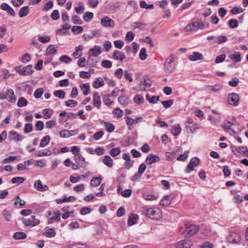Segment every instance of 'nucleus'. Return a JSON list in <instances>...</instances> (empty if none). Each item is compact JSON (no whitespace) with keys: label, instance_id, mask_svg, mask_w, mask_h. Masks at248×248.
Segmentation results:
<instances>
[{"label":"nucleus","instance_id":"obj_1","mask_svg":"<svg viewBox=\"0 0 248 248\" xmlns=\"http://www.w3.org/2000/svg\"><path fill=\"white\" fill-rule=\"evenodd\" d=\"M208 27L209 24L205 23L204 21L203 22L195 21L188 24L185 27V31H191L198 29H204Z\"/></svg>","mask_w":248,"mask_h":248},{"label":"nucleus","instance_id":"obj_2","mask_svg":"<svg viewBox=\"0 0 248 248\" xmlns=\"http://www.w3.org/2000/svg\"><path fill=\"white\" fill-rule=\"evenodd\" d=\"M145 214L154 220H159L162 217V212L159 208H148L145 211Z\"/></svg>","mask_w":248,"mask_h":248},{"label":"nucleus","instance_id":"obj_3","mask_svg":"<svg viewBox=\"0 0 248 248\" xmlns=\"http://www.w3.org/2000/svg\"><path fill=\"white\" fill-rule=\"evenodd\" d=\"M186 230L183 232L185 236L188 237L195 234L199 230V226L190 224L188 223L185 224Z\"/></svg>","mask_w":248,"mask_h":248},{"label":"nucleus","instance_id":"obj_4","mask_svg":"<svg viewBox=\"0 0 248 248\" xmlns=\"http://www.w3.org/2000/svg\"><path fill=\"white\" fill-rule=\"evenodd\" d=\"M7 98H8V101L9 102L15 103L16 102V97L13 89H7L5 93L0 92V100H4Z\"/></svg>","mask_w":248,"mask_h":248},{"label":"nucleus","instance_id":"obj_5","mask_svg":"<svg viewBox=\"0 0 248 248\" xmlns=\"http://www.w3.org/2000/svg\"><path fill=\"white\" fill-rule=\"evenodd\" d=\"M200 161V160L198 157H192L185 170V172L190 173L193 171L194 168L199 165Z\"/></svg>","mask_w":248,"mask_h":248},{"label":"nucleus","instance_id":"obj_6","mask_svg":"<svg viewBox=\"0 0 248 248\" xmlns=\"http://www.w3.org/2000/svg\"><path fill=\"white\" fill-rule=\"evenodd\" d=\"M239 96L238 94L232 93L228 94L227 101L229 105L237 106L239 104Z\"/></svg>","mask_w":248,"mask_h":248},{"label":"nucleus","instance_id":"obj_7","mask_svg":"<svg viewBox=\"0 0 248 248\" xmlns=\"http://www.w3.org/2000/svg\"><path fill=\"white\" fill-rule=\"evenodd\" d=\"M22 221L25 226H35L39 224L40 221L35 218V216H31L29 218H22Z\"/></svg>","mask_w":248,"mask_h":248},{"label":"nucleus","instance_id":"obj_8","mask_svg":"<svg viewBox=\"0 0 248 248\" xmlns=\"http://www.w3.org/2000/svg\"><path fill=\"white\" fill-rule=\"evenodd\" d=\"M174 58L170 55L168 58L164 63V71L166 73L170 74L171 73L173 69L172 63L174 62Z\"/></svg>","mask_w":248,"mask_h":248},{"label":"nucleus","instance_id":"obj_9","mask_svg":"<svg viewBox=\"0 0 248 248\" xmlns=\"http://www.w3.org/2000/svg\"><path fill=\"white\" fill-rule=\"evenodd\" d=\"M227 241L230 243L236 244L241 240V236L239 233L236 232H231L228 236Z\"/></svg>","mask_w":248,"mask_h":248},{"label":"nucleus","instance_id":"obj_10","mask_svg":"<svg viewBox=\"0 0 248 248\" xmlns=\"http://www.w3.org/2000/svg\"><path fill=\"white\" fill-rule=\"evenodd\" d=\"M24 138V136L15 131H12L9 133L8 139L9 140H14L15 141H19L23 140Z\"/></svg>","mask_w":248,"mask_h":248},{"label":"nucleus","instance_id":"obj_11","mask_svg":"<svg viewBox=\"0 0 248 248\" xmlns=\"http://www.w3.org/2000/svg\"><path fill=\"white\" fill-rule=\"evenodd\" d=\"M101 24L105 27H113L115 25L113 20L108 16L104 17L101 19Z\"/></svg>","mask_w":248,"mask_h":248},{"label":"nucleus","instance_id":"obj_12","mask_svg":"<svg viewBox=\"0 0 248 248\" xmlns=\"http://www.w3.org/2000/svg\"><path fill=\"white\" fill-rule=\"evenodd\" d=\"M160 158L159 156L153 154H149L145 160V162L148 165H151L153 163L159 161Z\"/></svg>","mask_w":248,"mask_h":248},{"label":"nucleus","instance_id":"obj_13","mask_svg":"<svg viewBox=\"0 0 248 248\" xmlns=\"http://www.w3.org/2000/svg\"><path fill=\"white\" fill-rule=\"evenodd\" d=\"M34 187L40 191H45L48 189V187L46 185H44L40 180L35 181L34 183Z\"/></svg>","mask_w":248,"mask_h":248},{"label":"nucleus","instance_id":"obj_14","mask_svg":"<svg viewBox=\"0 0 248 248\" xmlns=\"http://www.w3.org/2000/svg\"><path fill=\"white\" fill-rule=\"evenodd\" d=\"M0 7L3 10L6 11L9 15L13 16L16 15V13L14 9L7 3H2L0 5Z\"/></svg>","mask_w":248,"mask_h":248},{"label":"nucleus","instance_id":"obj_15","mask_svg":"<svg viewBox=\"0 0 248 248\" xmlns=\"http://www.w3.org/2000/svg\"><path fill=\"white\" fill-rule=\"evenodd\" d=\"M74 158L77 164H82V165H86V166L88 165V163L85 161V158L80 154L75 155Z\"/></svg>","mask_w":248,"mask_h":248},{"label":"nucleus","instance_id":"obj_16","mask_svg":"<svg viewBox=\"0 0 248 248\" xmlns=\"http://www.w3.org/2000/svg\"><path fill=\"white\" fill-rule=\"evenodd\" d=\"M174 199L171 195H166L164 198L160 201V204L163 206H166L170 205Z\"/></svg>","mask_w":248,"mask_h":248},{"label":"nucleus","instance_id":"obj_17","mask_svg":"<svg viewBox=\"0 0 248 248\" xmlns=\"http://www.w3.org/2000/svg\"><path fill=\"white\" fill-rule=\"evenodd\" d=\"M42 234L46 237L51 238L56 235V232L54 228H49L46 227L45 231L43 232Z\"/></svg>","mask_w":248,"mask_h":248},{"label":"nucleus","instance_id":"obj_18","mask_svg":"<svg viewBox=\"0 0 248 248\" xmlns=\"http://www.w3.org/2000/svg\"><path fill=\"white\" fill-rule=\"evenodd\" d=\"M93 104L94 107L99 109L101 105V97L97 92H95L93 94Z\"/></svg>","mask_w":248,"mask_h":248},{"label":"nucleus","instance_id":"obj_19","mask_svg":"<svg viewBox=\"0 0 248 248\" xmlns=\"http://www.w3.org/2000/svg\"><path fill=\"white\" fill-rule=\"evenodd\" d=\"M113 57L115 60L120 61H123L124 59H125V56L124 54L118 50H115L113 51Z\"/></svg>","mask_w":248,"mask_h":248},{"label":"nucleus","instance_id":"obj_20","mask_svg":"<svg viewBox=\"0 0 248 248\" xmlns=\"http://www.w3.org/2000/svg\"><path fill=\"white\" fill-rule=\"evenodd\" d=\"M188 58L191 61H197L202 60L203 57L202 54L198 52H194L192 55L188 56Z\"/></svg>","mask_w":248,"mask_h":248},{"label":"nucleus","instance_id":"obj_21","mask_svg":"<svg viewBox=\"0 0 248 248\" xmlns=\"http://www.w3.org/2000/svg\"><path fill=\"white\" fill-rule=\"evenodd\" d=\"M100 123L105 126L106 130L109 133L112 132L115 129V127L113 124L109 122L102 120L101 121Z\"/></svg>","mask_w":248,"mask_h":248},{"label":"nucleus","instance_id":"obj_22","mask_svg":"<svg viewBox=\"0 0 248 248\" xmlns=\"http://www.w3.org/2000/svg\"><path fill=\"white\" fill-rule=\"evenodd\" d=\"M90 56L97 57L101 53L100 47L98 46H95L94 48H91L89 51Z\"/></svg>","mask_w":248,"mask_h":248},{"label":"nucleus","instance_id":"obj_23","mask_svg":"<svg viewBox=\"0 0 248 248\" xmlns=\"http://www.w3.org/2000/svg\"><path fill=\"white\" fill-rule=\"evenodd\" d=\"M138 219L139 216L138 215L135 214H131L128 218L127 224L128 226H132L135 224Z\"/></svg>","mask_w":248,"mask_h":248},{"label":"nucleus","instance_id":"obj_24","mask_svg":"<svg viewBox=\"0 0 248 248\" xmlns=\"http://www.w3.org/2000/svg\"><path fill=\"white\" fill-rule=\"evenodd\" d=\"M27 234L23 232H16L13 235L15 240H22L27 238Z\"/></svg>","mask_w":248,"mask_h":248},{"label":"nucleus","instance_id":"obj_25","mask_svg":"<svg viewBox=\"0 0 248 248\" xmlns=\"http://www.w3.org/2000/svg\"><path fill=\"white\" fill-rule=\"evenodd\" d=\"M81 90L83 91L84 95H87L90 90V86L89 83H81L79 85Z\"/></svg>","mask_w":248,"mask_h":248},{"label":"nucleus","instance_id":"obj_26","mask_svg":"<svg viewBox=\"0 0 248 248\" xmlns=\"http://www.w3.org/2000/svg\"><path fill=\"white\" fill-rule=\"evenodd\" d=\"M103 163L109 168H111L113 166V160L108 155H106L104 157V159L102 160Z\"/></svg>","mask_w":248,"mask_h":248},{"label":"nucleus","instance_id":"obj_27","mask_svg":"<svg viewBox=\"0 0 248 248\" xmlns=\"http://www.w3.org/2000/svg\"><path fill=\"white\" fill-rule=\"evenodd\" d=\"M30 12L29 8L28 6H23L20 8L18 16L20 18L26 16Z\"/></svg>","mask_w":248,"mask_h":248},{"label":"nucleus","instance_id":"obj_28","mask_svg":"<svg viewBox=\"0 0 248 248\" xmlns=\"http://www.w3.org/2000/svg\"><path fill=\"white\" fill-rule=\"evenodd\" d=\"M146 99L150 104H155L156 103L159 101V96L153 95L152 97H151L149 94H147L146 95Z\"/></svg>","mask_w":248,"mask_h":248},{"label":"nucleus","instance_id":"obj_29","mask_svg":"<svg viewBox=\"0 0 248 248\" xmlns=\"http://www.w3.org/2000/svg\"><path fill=\"white\" fill-rule=\"evenodd\" d=\"M52 152L48 149H45L44 150L38 151L37 152L35 153V155L37 156H43L46 155H51Z\"/></svg>","mask_w":248,"mask_h":248},{"label":"nucleus","instance_id":"obj_30","mask_svg":"<svg viewBox=\"0 0 248 248\" xmlns=\"http://www.w3.org/2000/svg\"><path fill=\"white\" fill-rule=\"evenodd\" d=\"M142 197L146 201H154L158 198L156 195L150 194L147 192H144L142 194Z\"/></svg>","mask_w":248,"mask_h":248},{"label":"nucleus","instance_id":"obj_31","mask_svg":"<svg viewBox=\"0 0 248 248\" xmlns=\"http://www.w3.org/2000/svg\"><path fill=\"white\" fill-rule=\"evenodd\" d=\"M181 131V128L179 124L173 125L171 131L172 135L175 137L178 136L180 134Z\"/></svg>","mask_w":248,"mask_h":248},{"label":"nucleus","instance_id":"obj_32","mask_svg":"<svg viewBox=\"0 0 248 248\" xmlns=\"http://www.w3.org/2000/svg\"><path fill=\"white\" fill-rule=\"evenodd\" d=\"M128 97L124 95H121L118 97L119 103L124 106H126L128 105Z\"/></svg>","mask_w":248,"mask_h":248},{"label":"nucleus","instance_id":"obj_33","mask_svg":"<svg viewBox=\"0 0 248 248\" xmlns=\"http://www.w3.org/2000/svg\"><path fill=\"white\" fill-rule=\"evenodd\" d=\"M104 85V80L100 78H97L94 80L93 84V86L95 89L99 88Z\"/></svg>","mask_w":248,"mask_h":248},{"label":"nucleus","instance_id":"obj_34","mask_svg":"<svg viewBox=\"0 0 248 248\" xmlns=\"http://www.w3.org/2000/svg\"><path fill=\"white\" fill-rule=\"evenodd\" d=\"M229 57L235 62H239L241 61V54L238 52H234V53L230 55Z\"/></svg>","mask_w":248,"mask_h":248},{"label":"nucleus","instance_id":"obj_35","mask_svg":"<svg viewBox=\"0 0 248 248\" xmlns=\"http://www.w3.org/2000/svg\"><path fill=\"white\" fill-rule=\"evenodd\" d=\"M102 182V178L101 177H93L91 181V185L93 186L96 187L99 186Z\"/></svg>","mask_w":248,"mask_h":248},{"label":"nucleus","instance_id":"obj_36","mask_svg":"<svg viewBox=\"0 0 248 248\" xmlns=\"http://www.w3.org/2000/svg\"><path fill=\"white\" fill-rule=\"evenodd\" d=\"M133 24L135 25L134 29L136 28L139 29L140 31H145L146 30V23H141L140 22H134Z\"/></svg>","mask_w":248,"mask_h":248},{"label":"nucleus","instance_id":"obj_37","mask_svg":"<svg viewBox=\"0 0 248 248\" xmlns=\"http://www.w3.org/2000/svg\"><path fill=\"white\" fill-rule=\"evenodd\" d=\"M50 137L49 136H45L41 140L40 143V147H44L46 146L50 141Z\"/></svg>","mask_w":248,"mask_h":248},{"label":"nucleus","instance_id":"obj_38","mask_svg":"<svg viewBox=\"0 0 248 248\" xmlns=\"http://www.w3.org/2000/svg\"><path fill=\"white\" fill-rule=\"evenodd\" d=\"M228 40V38L226 36L219 35L217 36L216 40L213 41L214 43H217L218 44L225 43Z\"/></svg>","mask_w":248,"mask_h":248},{"label":"nucleus","instance_id":"obj_39","mask_svg":"<svg viewBox=\"0 0 248 248\" xmlns=\"http://www.w3.org/2000/svg\"><path fill=\"white\" fill-rule=\"evenodd\" d=\"M125 118L126 124L128 126V129L129 130H131L132 128V125L134 124V119L127 115H125Z\"/></svg>","mask_w":248,"mask_h":248},{"label":"nucleus","instance_id":"obj_40","mask_svg":"<svg viewBox=\"0 0 248 248\" xmlns=\"http://www.w3.org/2000/svg\"><path fill=\"white\" fill-rule=\"evenodd\" d=\"M15 69L16 72H18L21 76H26V71L25 66L20 65L15 67Z\"/></svg>","mask_w":248,"mask_h":248},{"label":"nucleus","instance_id":"obj_41","mask_svg":"<svg viewBox=\"0 0 248 248\" xmlns=\"http://www.w3.org/2000/svg\"><path fill=\"white\" fill-rule=\"evenodd\" d=\"M140 7L142 8L146 9H153L154 8V5L153 4H148L144 0H142L140 3Z\"/></svg>","mask_w":248,"mask_h":248},{"label":"nucleus","instance_id":"obj_42","mask_svg":"<svg viewBox=\"0 0 248 248\" xmlns=\"http://www.w3.org/2000/svg\"><path fill=\"white\" fill-rule=\"evenodd\" d=\"M133 100L134 102L138 105H140L144 103L143 97L139 94L135 95Z\"/></svg>","mask_w":248,"mask_h":248},{"label":"nucleus","instance_id":"obj_43","mask_svg":"<svg viewBox=\"0 0 248 248\" xmlns=\"http://www.w3.org/2000/svg\"><path fill=\"white\" fill-rule=\"evenodd\" d=\"M28 103V100L25 98L22 97L18 99L17 105L19 107H22L27 106Z\"/></svg>","mask_w":248,"mask_h":248},{"label":"nucleus","instance_id":"obj_44","mask_svg":"<svg viewBox=\"0 0 248 248\" xmlns=\"http://www.w3.org/2000/svg\"><path fill=\"white\" fill-rule=\"evenodd\" d=\"M97 61L96 59L91 58V56L88 59L87 65L90 67H94L96 66Z\"/></svg>","mask_w":248,"mask_h":248},{"label":"nucleus","instance_id":"obj_45","mask_svg":"<svg viewBox=\"0 0 248 248\" xmlns=\"http://www.w3.org/2000/svg\"><path fill=\"white\" fill-rule=\"evenodd\" d=\"M26 180V178L23 177H15L12 179L11 182L13 184H21Z\"/></svg>","mask_w":248,"mask_h":248},{"label":"nucleus","instance_id":"obj_46","mask_svg":"<svg viewBox=\"0 0 248 248\" xmlns=\"http://www.w3.org/2000/svg\"><path fill=\"white\" fill-rule=\"evenodd\" d=\"M93 13H92L91 12H86L84 13V14L83 16V18L85 22H88L92 18H93Z\"/></svg>","mask_w":248,"mask_h":248},{"label":"nucleus","instance_id":"obj_47","mask_svg":"<svg viewBox=\"0 0 248 248\" xmlns=\"http://www.w3.org/2000/svg\"><path fill=\"white\" fill-rule=\"evenodd\" d=\"M121 153V148L119 147H116L112 148L110 150L109 154L112 157H115L119 155Z\"/></svg>","mask_w":248,"mask_h":248},{"label":"nucleus","instance_id":"obj_48","mask_svg":"<svg viewBox=\"0 0 248 248\" xmlns=\"http://www.w3.org/2000/svg\"><path fill=\"white\" fill-rule=\"evenodd\" d=\"M189 151H186L184 154L180 155L177 157V160L181 161H185L186 160L188 156Z\"/></svg>","mask_w":248,"mask_h":248},{"label":"nucleus","instance_id":"obj_49","mask_svg":"<svg viewBox=\"0 0 248 248\" xmlns=\"http://www.w3.org/2000/svg\"><path fill=\"white\" fill-rule=\"evenodd\" d=\"M54 95L59 98L63 99L65 97V93L62 90H59L54 91Z\"/></svg>","mask_w":248,"mask_h":248},{"label":"nucleus","instance_id":"obj_50","mask_svg":"<svg viewBox=\"0 0 248 248\" xmlns=\"http://www.w3.org/2000/svg\"><path fill=\"white\" fill-rule=\"evenodd\" d=\"M139 57L142 61H144L147 58V54H146V49L145 47H143L140 49Z\"/></svg>","mask_w":248,"mask_h":248},{"label":"nucleus","instance_id":"obj_51","mask_svg":"<svg viewBox=\"0 0 248 248\" xmlns=\"http://www.w3.org/2000/svg\"><path fill=\"white\" fill-rule=\"evenodd\" d=\"M53 7V2L52 1L49 0L46 3L45 6L43 8L42 10L46 12L52 9Z\"/></svg>","mask_w":248,"mask_h":248},{"label":"nucleus","instance_id":"obj_52","mask_svg":"<svg viewBox=\"0 0 248 248\" xmlns=\"http://www.w3.org/2000/svg\"><path fill=\"white\" fill-rule=\"evenodd\" d=\"M83 31V28L81 26H74L72 28V31L74 34H80Z\"/></svg>","mask_w":248,"mask_h":248},{"label":"nucleus","instance_id":"obj_53","mask_svg":"<svg viewBox=\"0 0 248 248\" xmlns=\"http://www.w3.org/2000/svg\"><path fill=\"white\" fill-rule=\"evenodd\" d=\"M44 93V90L43 88H38L35 90L34 93V96L35 98H40Z\"/></svg>","mask_w":248,"mask_h":248},{"label":"nucleus","instance_id":"obj_54","mask_svg":"<svg viewBox=\"0 0 248 248\" xmlns=\"http://www.w3.org/2000/svg\"><path fill=\"white\" fill-rule=\"evenodd\" d=\"M18 157L20 158V156L10 155L7 157V158H5L2 161V163L4 164L9 163L10 161H14Z\"/></svg>","mask_w":248,"mask_h":248},{"label":"nucleus","instance_id":"obj_55","mask_svg":"<svg viewBox=\"0 0 248 248\" xmlns=\"http://www.w3.org/2000/svg\"><path fill=\"white\" fill-rule=\"evenodd\" d=\"M161 103L165 108H168L172 105L173 101L172 99H170L167 101H162Z\"/></svg>","mask_w":248,"mask_h":248},{"label":"nucleus","instance_id":"obj_56","mask_svg":"<svg viewBox=\"0 0 248 248\" xmlns=\"http://www.w3.org/2000/svg\"><path fill=\"white\" fill-rule=\"evenodd\" d=\"M229 27L232 29H234L236 28L238 25V21L237 19H231L229 21Z\"/></svg>","mask_w":248,"mask_h":248},{"label":"nucleus","instance_id":"obj_57","mask_svg":"<svg viewBox=\"0 0 248 248\" xmlns=\"http://www.w3.org/2000/svg\"><path fill=\"white\" fill-rule=\"evenodd\" d=\"M51 18L53 20H56L60 18V14L58 10H54L51 13L50 15Z\"/></svg>","mask_w":248,"mask_h":248},{"label":"nucleus","instance_id":"obj_58","mask_svg":"<svg viewBox=\"0 0 248 248\" xmlns=\"http://www.w3.org/2000/svg\"><path fill=\"white\" fill-rule=\"evenodd\" d=\"M186 127L191 133H193L196 129L198 128V125L196 124H192L191 125H186Z\"/></svg>","mask_w":248,"mask_h":248},{"label":"nucleus","instance_id":"obj_59","mask_svg":"<svg viewBox=\"0 0 248 248\" xmlns=\"http://www.w3.org/2000/svg\"><path fill=\"white\" fill-rule=\"evenodd\" d=\"M31 57L30 55V54L28 53H25V54H24L22 56L21 61L23 63H26V62H30L31 61Z\"/></svg>","mask_w":248,"mask_h":248},{"label":"nucleus","instance_id":"obj_60","mask_svg":"<svg viewBox=\"0 0 248 248\" xmlns=\"http://www.w3.org/2000/svg\"><path fill=\"white\" fill-rule=\"evenodd\" d=\"M239 81V79L235 77L232 78V80L229 82V85L231 87H235L238 85Z\"/></svg>","mask_w":248,"mask_h":248},{"label":"nucleus","instance_id":"obj_61","mask_svg":"<svg viewBox=\"0 0 248 248\" xmlns=\"http://www.w3.org/2000/svg\"><path fill=\"white\" fill-rule=\"evenodd\" d=\"M60 61L62 62H65V63H68L72 61V59L68 56L62 55L60 59Z\"/></svg>","mask_w":248,"mask_h":248},{"label":"nucleus","instance_id":"obj_62","mask_svg":"<svg viewBox=\"0 0 248 248\" xmlns=\"http://www.w3.org/2000/svg\"><path fill=\"white\" fill-rule=\"evenodd\" d=\"M50 40V37L48 35L40 36L38 38V41L42 43H46L49 42Z\"/></svg>","mask_w":248,"mask_h":248},{"label":"nucleus","instance_id":"obj_63","mask_svg":"<svg viewBox=\"0 0 248 248\" xmlns=\"http://www.w3.org/2000/svg\"><path fill=\"white\" fill-rule=\"evenodd\" d=\"M44 127V123L42 121H38L35 125V129L38 131H41L43 130Z\"/></svg>","mask_w":248,"mask_h":248},{"label":"nucleus","instance_id":"obj_64","mask_svg":"<svg viewBox=\"0 0 248 248\" xmlns=\"http://www.w3.org/2000/svg\"><path fill=\"white\" fill-rule=\"evenodd\" d=\"M201 248H214V245L209 241H205L202 245Z\"/></svg>","mask_w":248,"mask_h":248}]
</instances>
